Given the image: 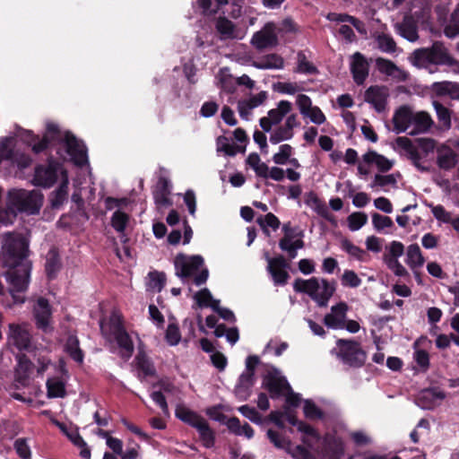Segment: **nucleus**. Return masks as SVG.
I'll use <instances>...</instances> for the list:
<instances>
[{
    "label": "nucleus",
    "instance_id": "f257e3e1",
    "mask_svg": "<svg viewBox=\"0 0 459 459\" xmlns=\"http://www.w3.org/2000/svg\"><path fill=\"white\" fill-rule=\"evenodd\" d=\"M29 240L21 233H5L3 239L1 257L7 267L6 279L11 291L22 292L28 288L31 272V262L28 259Z\"/></svg>",
    "mask_w": 459,
    "mask_h": 459
},
{
    "label": "nucleus",
    "instance_id": "f03ea898",
    "mask_svg": "<svg viewBox=\"0 0 459 459\" xmlns=\"http://www.w3.org/2000/svg\"><path fill=\"white\" fill-rule=\"evenodd\" d=\"M410 62L416 67H427L429 65L454 66L456 59L451 56L440 41H435L430 48L415 49L409 57Z\"/></svg>",
    "mask_w": 459,
    "mask_h": 459
},
{
    "label": "nucleus",
    "instance_id": "7ed1b4c3",
    "mask_svg": "<svg viewBox=\"0 0 459 459\" xmlns=\"http://www.w3.org/2000/svg\"><path fill=\"white\" fill-rule=\"evenodd\" d=\"M9 203L19 212L29 214L39 213L43 195L39 190L12 189L8 193Z\"/></svg>",
    "mask_w": 459,
    "mask_h": 459
},
{
    "label": "nucleus",
    "instance_id": "20e7f679",
    "mask_svg": "<svg viewBox=\"0 0 459 459\" xmlns=\"http://www.w3.org/2000/svg\"><path fill=\"white\" fill-rule=\"evenodd\" d=\"M336 345L339 348L338 357L342 361L351 368H361L367 359L366 351L360 343L354 340L338 339Z\"/></svg>",
    "mask_w": 459,
    "mask_h": 459
},
{
    "label": "nucleus",
    "instance_id": "39448f33",
    "mask_svg": "<svg viewBox=\"0 0 459 459\" xmlns=\"http://www.w3.org/2000/svg\"><path fill=\"white\" fill-rule=\"evenodd\" d=\"M61 168L62 164L50 156L47 164H38L35 167L32 184L44 188L51 187L57 181Z\"/></svg>",
    "mask_w": 459,
    "mask_h": 459
},
{
    "label": "nucleus",
    "instance_id": "423d86ee",
    "mask_svg": "<svg viewBox=\"0 0 459 459\" xmlns=\"http://www.w3.org/2000/svg\"><path fill=\"white\" fill-rule=\"evenodd\" d=\"M204 264V260L200 255H187L179 253L174 259L176 275L185 281L186 279L194 276L195 272H197Z\"/></svg>",
    "mask_w": 459,
    "mask_h": 459
},
{
    "label": "nucleus",
    "instance_id": "0eeeda50",
    "mask_svg": "<svg viewBox=\"0 0 459 459\" xmlns=\"http://www.w3.org/2000/svg\"><path fill=\"white\" fill-rule=\"evenodd\" d=\"M63 143L72 161L78 167H83L88 163L87 148L82 141L67 131L65 133Z\"/></svg>",
    "mask_w": 459,
    "mask_h": 459
},
{
    "label": "nucleus",
    "instance_id": "6e6552de",
    "mask_svg": "<svg viewBox=\"0 0 459 459\" xmlns=\"http://www.w3.org/2000/svg\"><path fill=\"white\" fill-rule=\"evenodd\" d=\"M263 387L268 391L273 400L282 397L285 395L286 391L291 390V386L286 377L280 376L275 368L264 376Z\"/></svg>",
    "mask_w": 459,
    "mask_h": 459
},
{
    "label": "nucleus",
    "instance_id": "1a4fd4ad",
    "mask_svg": "<svg viewBox=\"0 0 459 459\" xmlns=\"http://www.w3.org/2000/svg\"><path fill=\"white\" fill-rule=\"evenodd\" d=\"M8 341L19 351H28L31 345V334L25 324L12 323L8 325Z\"/></svg>",
    "mask_w": 459,
    "mask_h": 459
},
{
    "label": "nucleus",
    "instance_id": "9d476101",
    "mask_svg": "<svg viewBox=\"0 0 459 459\" xmlns=\"http://www.w3.org/2000/svg\"><path fill=\"white\" fill-rule=\"evenodd\" d=\"M268 266L267 270L271 274L275 285H285L290 278L288 272L290 264L285 257L279 255L275 257L267 255Z\"/></svg>",
    "mask_w": 459,
    "mask_h": 459
},
{
    "label": "nucleus",
    "instance_id": "9b49d317",
    "mask_svg": "<svg viewBox=\"0 0 459 459\" xmlns=\"http://www.w3.org/2000/svg\"><path fill=\"white\" fill-rule=\"evenodd\" d=\"M251 44L257 50L273 48L278 44V37L275 33V26L273 22L266 23L262 30L254 33Z\"/></svg>",
    "mask_w": 459,
    "mask_h": 459
},
{
    "label": "nucleus",
    "instance_id": "f8f14e48",
    "mask_svg": "<svg viewBox=\"0 0 459 459\" xmlns=\"http://www.w3.org/2000/svg\"><path fill=\"white\" fill-rule=\"evenodd\" d=\"M388 95V89L385 86L373 85L366 90L364 98L377 112L381 113L386 108Z\"/></svg>",
    "mask_w": 459,
    "mask_h": 459
},
{
    "label": "nucleus",
    "instance_id": "ddd939ff",
    "mask_svg": "<svg viewBox=\"0 0 459 459\" xmlns=\"http://www.w3.org/2000/svg\"><path fill=\"white\" fill-rule=\"evenodd\" d=\"M171 194V184L165 176H160L156 185L152 189V195L156 205L159 207H169L172 205L169 198Z\"/></svg>",
    "mask_w": 459,
    "mask_h": 459
},
{
    "label": "nucleus",
    "instance_id": "4468645a",
    "mask_svg": "<svg viewBox=\"0 0 459 459\" xmlns=\"http://www.w3.org/2000/svg\"><path fill=\"white\" fill-rule=\"evenodd\" d=\"M51 315L52 310L48 300L43 297L39 298L33 309L37 327L46 332L49 326Z\"/></svg>",
    "mask_w": 459,
    "mask_h": 459
},
{
    "label": "nucleus",
    "instance_id": "2eb2a0df",
    "mask_svg": "<svg viewBox=\"0 0 459 459\" xmlns=\"http://www.w3.org/2000/svg\"><path fill=\"white\" fill-rule=\"evenodd\" d=\"M351 73L358 85L362 84L368 75V64L365 56L359 52L351 56Z\"/></svg>",
    "mask_w": 459,
    "mask_h": 459
},
{
    "label": "nucleus",
    "instance_id": "dca6fc26",
    "mask_svg": "<svg viewBox=\"0 0 459 459\" xmlns=\"http://www.w3.org/2000/svg\"><path fill=\"white\" fill-rule=\"evenodd\" d=\"M111 331L117 345L131 356L134 351V343L120 319L112 322Z\"/></svg>",
    "mask_w": 459,
    "mask_h": 459
},
{
    "label": "nucleus",
    "instance_id": "f3484780",
    "mask_svg": "<svg viewBox=\"0 0 459 459\" xmlns=\"http://www.w3.org/2000/svg\"><path fill=\"white\" fill-rule=\"evenodd\" d=\"M446 394L439 388H428L422 390L417 397V404L425 410L433 409L438 401L445 399Z\"/></svg>",
    "mask_w": 459,
    "mask_h": 459
},
{
    "label": "nucleus",
    "instance_id": "a211bd4d",
    "mask_svg": "<svg viewBox=\"0 0 459 459\" xmlns=\"http://www.w3.org/2000/svg\"><path fill=\"white\" fill-rule=\"evenodd\" d=\"M18 364L14 371V381L22 387L30 385V373L32 363L25 354L17 356Z\"/></svg>",
    "mask_w": 459,
    "mask_h": 459
},
{
    "label": "nucleus",
    "instance_id": "6ab92c4d",
    "mask_svg": "<svg viewBox=\"0 0 459 459\" xmlns=\"http://www.w3.org/2000/svg\"><path fill=\"white\" fill-rule=\"evenodd\" d=\"M413 112L410 107L403 105L398 108L393 116L394 130L397 133L405 132L412 124Z\"/></svg>",
    "mask_w": 459,
    "mask_h": 459
},
{
    "label": "nucleus",
    "instance_id": "aec40b11",
    "mask_svg": "<svg viewBox=\"0 0 459 459\" xmlns=\"http://www.w3.org/2000/svg\"><path fill=\"white\" fill-rule=\"evenodd\" d=\"M62 268V262L56 247H51L46 256L45 272L47 278L52 281L56 278L57 273Z\"/></svg>",
    "mask_w": 459,
    "mask_h": 459
},
{
    "label": "nucleus",
    "instance_id": "412c9836",
    "mask_svg": "<svg viewBox=\"0 0 459 459\" xmlns=\"http://www.w3.org/2000/svg\"><path fill=\"white\" fill-rule=\"evenodd\" d=\"M399 34L411 42L419 39L418 26L414 19L410 15H405L402 22L396 24Z\"/></svg>",
    "mask_w": 459,
    "mask_h": 459
},
{
    "label": "nucleus",
    "instance_id": "4be33fe9",
    "mask_svg": "<svg viewBox=\"0 0 459 459\" xmlns=\"http://www.w3.org/2000/svg\"><path fill=\"white\" fill-rule=\"evenodd\" d=\"M175 416L182 422L196 429L205 420L203 416L187 408L184 404H178L175 410Z\"/></svg>",
    "mask_w": 459,
    "mask_h": 459
},
{
    "label": "nucleus",
    "instance_id": "5701e85b",
    "mask_svg": "<svg viewBox=\"0 0 459 459\" xmlns=\"http://www.w3.org/2000/svg\"><path fill=\"white\" fill-rule=\"evenodd\" d=\"M255 383V377H251L242 373L238 379V383L235 385V394L240 401H247L252 393V387Z\"/></svg>",
    "mask_w": 459,
    "mask_h": 459
},
{
    "label": "nucleus",
    "instance_id": "b1692460",
    "mask_svg": "<svg viewBox=\"0 0 459 459\" xmlns=\"http://www.w3.org/2000/svg\"><path fill=\"white\" fill-rule=\"evenodd\" d=\"M457 161V154L450 147L444 145L437 150V164L441 169L449 170Z\"/></svg>",
    "mask_w": 459,
    "mask_h": 459
},
{
    "label": "nucleus",
    "instance_id": "393cba45",
    "mask_svg": "<svg viewBox=\"0 0 459 459\" xmlns=\"http://www.w3.org/2000/svg\"><path fill=\"white\" fill-rule=\"evenodd\" d=\"M293 289L296 292L306 293L315 300L316 291L320 289L319 280L312 277L308 280L298 278L293 283Z\"/></svg>",
    "mask_w": 459,
    "mask_h": 459
},
{
    "label": "nucleus",
    "instance_id": "a878e982",
    "mask_svg": "<svg viewBox=\"0 0 459 459\" xmlns=\"http://www.w3.org/2000/svg\"><path fill=\"white\" fill-rule=\"evenodd\" d=\"M215 29L221 39H233L238 38L236 34V25L225 16H220L217 19Z\"/></svg>",
    "mask_w": 459,
    "mask_h": 459
},
{
    "label": "nucleus",
    "instance_id": "bb28decb",
    "mask_svg": "<svg viewBox=\"0 0 459 459\" xmlns=\"http://www.w3.org/2000/svg\"><path fill=\"white\" fill-rule=\"evenodd\" d=\"M411 125L414 126V128L409 134L411 135H415L418 134L428 132L431 126L433 125V121L429 113L425 111H420L415 114L413 113Z\"/></svg>",
    "mask_w": 459,
    "mask_h": 459
},
{
    "label": "nucleus",
    "instance_id": "cd10ccee",
    "mask_svg": "<svg viewBox=\"0 0 459 459\" xmlns=\"http://www.w3.org/2000/svg\"><path fill=\"white\" fill-rule=\"evenodd\" d=\"M199 434V439L205 448H212L216 441V432L208 421L204 420L195 429Z\"/></svg>",
    "mask_w": 459,
    "mask_h": 459
},
{
    "label": "nucleus",
    "instance_id": "c85d7f7f",
    "mask_svg": "<svg viewBox=\"0 0 459 459\" xmlns=\"http://www.w3.org/2000/svg\"><path fill=\"white\" fill-rule=\"evenodd\" d=\"M65 351L69 355V357L78 363H82L84 359V353L82 350L80 348V342L78 337L75 334L70 333L67 336L65 344Z\"/></svg>",
    "mask_w": 459,
    "mask_h": 459
},
{
    "label": "nucleus",
    "instance_id": "c756f323",
    "mask_svg": "<svg viewBox=\"0 0 459 459\" xmlns=\"http://www.w3.org/2000/svg\"><path fill=\"white\" fill-rule=\"evenodd\" d=\"M226 426L228 427L230 432L236 436L244 435L248 439L254 437V429L247 422L241 426L239 419L236 416L228 419L226 421Z\"/></svg>",
    "mask_w": 459,
    "mask_h": 459
},
{
    "label": "nucleus",
    "instance_id": "7c9ffc66",
    "mask_svg": "<svg viewBox=\"0 0 459 459\" xmlns=\"http://www.w3.org/2000/svg\"><path fill=\"white\" fill-rule=\"evenodd\" d=\"M253 66L257 69H281L284 66L283 58L278 54H269L263 57L261 61H255Z\"/></svg>",
    "mask_w": 459,
    "mask_h": 459
},
{
    "label": "nucleus",
    "instance_id": "2f4dec72",
    "mask_svg": "<svg viewBox=\"0 0 459 459\" xmlns=\"http://www.w3.org/2000/svg\"><path fill=\"white\" fill-rule=\"evenodd\" d=\"M377 65L378 70L385 74L388 76H396V73L403 74V76L401 78V81H406L408 78V74L402 69H400L394 62L388 59H385L383 57H378L377 59Z\"/></svg>",
    "mask_w": 459,
    "mask_h": 459
},
{
    "label": "nucleus",
    "instance_id": "473e14b6",
    "mask_svg": "<svg viewBox=\"0 0 459 459\" xmlns=\"http://www.w3.org/2000/svg\"><path fill=\"white\" fill-rule=\"evenodd\" d=\"M321 282L323 290L321 292L316 291L315 301L317 302L319 307H326L328 300L335 291V283L334 281L329 282L326 279H322Z\"/></svg>",
    "mask_w": 459,
    "mask_h": 459
},
{
    "label": "nucleus",
    "instance_id": "72a5a7b5",
    "mask_svg": "<svg viewBox=\"0 0 459 459\" xmlns=\"http://www.w3.org/2000/svg\"><path fill=\"white\" fill-rule=\"evenodd\" d=\"M292 105L288 100H281L276 108H272L268 111V117L274 125L279 124L283 117L290 112Z\"/></svg>",
    "mask_w": 459,
    "mask_h": 459
},
{
    "label": "nucleus",
    "instance_id": "f704fd0d",
    "mask_svg": "<svg viewBox=\"0 0 459 459\" xmlns=\"http://www.w3.org/2000/svg\"><path fill=\"white\" fill-rule=\"evenodd\" d=\"M256 223L261 227L263 231L267 236L270 235V231L268 230L269 227L272 228L273 230H276L279 229L281 225V221L278 219V217L272 212H268L264 216L260 215L259 217H257Z\"/></svg>",
    "mask_w": 459,
    "mask_h": 459
},
{
    "label": "nucleus",
    "instance_id": "c9c22d12",
    "mask_svg": "<svg viewBox=\"0 0 459 459\" xmlns=\"http://www.w3.org/2000/svg\"><path fill=\"white\" fill-rule=\"evenodd\" d=\"M47 392L48 398H64L66 395L65 383L57 379H48Z\"/></svg>",
    "mask_w": 459,
    "mask_h": 459
},
{
    "label": "nucleus",
    "instance_id": "e433bc0d",
    "mask_svg": "<svg viewBox=\"0 0 459 459\" xmlns=\"http://www.w3.org/2000/svg\"><path fill=\"white\" fill-rule=\"evenodd\" d=\"M68 195V182L67 180L63 181L59 186L52 192L50 196V202L53 208L60 207Z\"/></svg>",
    "mask_w": 459,
    "mask_h": 459
},
{
    "label": "nucleus",
    "instance_id": "4c0bfd02",
    "mask_svg": "<svg viewBox=\"0 0 459 459\" xmlns=\"http://www.w3.org/2000/svg\"><path fill=\"white\" fill-rule=\"evenodd\" d=\"M406 263L412 269L424 264V258L417 244H411L408 247Z\"/></svg>",
    "mask_w": 459,
    "mask_h": 459
},
{
    "label": "nucleus",
    "instance_id": "58836bf2",
    "mask_svg": "<svg viewBox=\"0 0 459 459\" xmlns=\"http://www.w3.org/2000/svg\"><path fill=\"white\" fill-rule=\"evenodd\" d=\"M136 365L137 368L141 370L145 377H153L156 374V369L154 368L152 360L144 354L139 353L136 358Z\"/></svg>",
    "mask_w": 459,
    "mask_h": 459
},
{
    "label": "nucleus",
    "instance_id": "ea45409f",
    "mask_svg": "<svg viewBox=\"0 0 459 459\" xmlns=\"http://www.w3.org/2000/svg\"><path fill=\"white\" fill-rule=\"evenodd\" d=\"M297 58L298 66L296 72L306 74H318L317 67L307 60V56L303 51L298 53Z\"/></svg>",
    "mask_w": 459,
    "mask_h": 459
},
{
    "label": "nucleus",
    "instance_id": "a19ab883",
    "mask_svg": "<svg viewBox=\"0 0 459 459\" xmlns=\"http://www.w3.org/2000/svg\"><path fill=\"white\" fill-rule=\"evenodd\" d=\"M341 247L342 250L347 252L351 256L356 258L359 261H364L366 251L360 248L359 247L355 246L348 238H343L341 241Z\"/></svg>",
    "mask_w": 459,
    "mask_h": 459
},
{
    "label": "nucleus",
    "instance_id": "79ce46f5",
    "mask_svg": "<svg viewBox=\"0 0 459 459\" xmlns=\"http://www.w3.org/2000/svg\"><path fill=\"white\" fill-rule=\"evenodd\" d=\"M129 221V215L120 210L116 211L111 217V226L118 233H123Z\"/></svg>",
    "mask_w": 459,
    "mask_h": 459
},
{
    "label": "nucleus",
    "instance_id": "37998d69",
    "mask_svg": "<svg viewBox=\"0 0 459 459\" xmlns=\"http://www.w3.org/2000/svg\"><path fill=\"white\" fill-rule=\"evenodd\" d=\"M444 32L447 38H455L459 35V4L452 13L449 23L445 27Z\"/></svg>",
    "mask_w": 459,
    "mask_h": 459
},
{
    "label": "nucleus",
    "instance_id": "c03bdc74",
    "mask_svg": "<svg viewBox=\"0 0 459 459\" xmlns=\"http://www.w3.org/2000/svg\"><path fill=\"white\" fill-rule=\"evenodd\" d=\"M349 229L351 231L359 230L368 221V216L364 212H355L347 218Z\"/></svg>",
    "mask_w": 459,
    "mask_h": 459
},
{
    "label": "nucleus",
    "instance_id": "a18cd8bd",
    "mask_svg": "<svg viewBox=\"0 0 459 459\" xmlns=\"http://www.w3.org/2000/svg\"><path fill=\"white\" fill-rule=\"evenodd\" d=\"M217 151L223 152L227 156L233 157L238 153V145L230 143V139L221 135L216 140Z\"/></svg>",
    "mask_w": 459,
    "mask_h": 459
},
{
    "label": "nucleus",
    "instance_id": "49530a36",
    "mask_svg": "<svg viewBox=\"0 0 459 459\" xmlns=\"http://www.w3.org/2000/svg\"><path fill=\"white\" fill-rule=\"evenodd\" d=\"M165 340L170 346L178 345L181 340L179 327L177 323H169L166 333Z\"/></svg>",
    "mask_w": 459,
    "mask_h": 459
},
{
    "label": "nucleus",
    "instance_id": "de8ad7c7",
    "mask_svg": "<svg viewBox=\"0 0 459 459\" xmlns=\"http://www.w3.org/2000/svg\"><path fill=\"white\" fill-rule=\"evenodd\" d=\"M293 148L290 144H281L279 152L273 156V160L275 164L284 165L288 162L292 155Z\"/></svg>",
    "mask_w": 459,
    "mask_h": 459
},
{
    "label": "nucleus",
    "instance_id": "09e8293b",
    "mask_svg": "<svg viewBox=\"0 0 459 459\" xmlns=\"http://www.w3.org/2000/svg\"><path fill=\"white\" fill-rule=\"evenodd\" d=\"M293 132H290L284 126L276 128L270 135V142L277 144L282 141L290 140L293 137Z\"/></svg>",
    "mask_w": 459,
    "mask_h": 459
},
{
    "label": "nucleus",
    "instance_id": "8fccbe9b",
    "mask_svg": "<svg viewBox=\"0 0 459 459\" xmlns=\"http://www.w3.org/2000/svg\"><path fill=\"white\" fill-rule=\"evenodd\" d=\"M437 117L443 126L449 128L451 126L450 110L439 102L434 103Z\"/></svg>",
    "mask_w": 459,
    "mask_h": 459
},
{
    "label": "nucleus",
    "instance_id": "3c124183",
    "mask_svg": "<svg viewBox=\"0 0 459 459\" xmlns=\"http://www.w3.org/2000/svg\"><path fill=\"white\" fill-rule=\"evenodd\" d=\"M304 415L309 420L322 419L323 411L311 400H306L303 407Z\"/></svg>",
    "mask_w": 459,
    "mask_h": 459
},
{
    "label": "nucleus",
    "instance_id": "603ef678",
    "mask_svg": "<svg viewBox=\"0 0 459 459\" xmlns=\"http://www.w3.org/2000/svg\"><path fill=\"white\" fill-rule=\"evenodd\" d=\"M377 44L383 52L394 53L396 50L394 39L388 34H381L377 37Z\"/></svg>",
    "mask_w": 459,
    "mask_h": 459
},
{
    "label": "nucleus",
    "instance_id": "864d4df0",
    "mask_svg": "<svg viewBox=\"0 0 459 459\" xmlns=\"http://www.w3.org/2000/svg\"><path fill=\"white\" fill-rule=\"evenodd\" d=\"M43 136L51 143H63L64 141L59 126L55 123L47 124L46 133Z\"/></svg>",
    "mask_w": 459,
    "mask_h": 459
},
{
    "label": "nucleus",
    "instance_id": "5fc2aeb1",
    "mask_svg": "<svg viewBox=\"0 0 459 459\" xmlns=\"http://www.w3.org/2000/svg\"><path fill=\"white\" fill-rule=\"evenodd\" d=\"M13 447L17 455L22 459H30L31 451L27 443V438L20 437L14 441Z\"/></svg>",
    "mask_w": 459,
    "mask_h": 459
},
{
    "label": "nucleus",
    "instance_id": "6e6d98bb",
    "mask_svg": "<svg viewBox=\"0 0 459 459\" xmlns=\"http://www.w3.org/2000/svg\"><path fill=\"white\" fill-rule=\"evenodd\" d=\"M372 223L376 230L381 231L385 228H392L394 226L393 220L385 215L377 212L372 214Z\"/></svg>",
    "mask_w": 459,
    "mask_h": 459
},
{
    "label": "nucleus",
    "instance_id": "4d7b16f0",
    "mask_svg": "<svg viewBox=\"0 0 459 459\" xmlns=\"http://www.w3.org/2000/svg\"><path fill=\"white\" fill-rule=\"evenodd\" d=\"M267 437L275 447L281 449H288L290 446V441L281 437L277 431L273 429L267 430Z\"/></svg>",
    "mask_w": 459,
    "mask_h": 459
},
{
    "label": "nucleus",
    "instance_id": "13d9d810",
    "mask_svg": "<svg viewBox=\"0 0 459 459\" xmlns=\"http://www.w3.org/2000/svg\"><path fill=\"white\" fill-rule=\"evenodd\" d=\"M361 282V279L352 270H345L342 276V284L343 286L357 288Z\"/></svg>",
    "mask_w": 459,
    "mask_h": 459
},
{
    "label": "nucleus",
    "instance_id": "bf43d9fd",
    "mask_svg": "<svg viewBox=\"0 0 459 459\" xmlns=\"http://www.w3.org/2000/svg\"><path fill=\"white\" fill-rule=\"evenodd\" d=\"M238 411L249 420L255 424L262 423V415L256 411L255 408L250 407L247 404L240 406Z\"/></svg>",
    "mask_w": 459,
    "mask_h": 459
},
{
    "label": "nucleus",
    "instance_id": "052dcab7",
    "mask_svg": "<svg viewBox=\"0 0 459 459\" xmlns=\"http://www.w3.org/2000/svg\"><path fill=\"white\" fill-rule=\"evenodd\" d=\"M316 213L329 221L333 227L337 226V220L335 216L330 212L327 205L325 203L320 202L319 200H316Z\"/></svg>",
    "mask_w": 459,
    "mask_h": 459
},
{
    "label": "nucleus",
    "instance_id": "680f3d73",
    "mask_svg": "<svg viewBox=\"0 0 459 459\" xmlns=\"http://www.w3.org/2000/svg\"><path fill=\"white\" fill-rule=\"evenodd\" d=\"M151 285L153 289L160 291L166 284V274L163 272H151L149 273Z\"/></svg>",
    "mask_w": 459,
    "mask_h": 459
},
{
    "label": "nucleus",
    "instance_id": "e2e57ef3",
    "mask_svg": "<svg viewBox=\"0 0 459 459\" xmlns=\"http://www.w3.org/2000/svg\"><path fill=\"white\" fill-rule=\"evenodd\" d=\"M433 216L439 221L447 223L451 221V213L446 212L443 205L429 204Z\"/></svg>",
    "mask_w": 459,
    "mask_h": 459
},
{
    "label": "nucleus",
    "instance_id": "0e129e2a",
    "mask_svg": "<svg viewBox=\"0 0 459 459\" xmlns=\"http://www.w3.org/2000/svg\"><path fill=\"white\" fill-rule=\"evenodd\" d=\"M440 91L449 95L453 100H459V82H444L441 84Z\"/></svg>",
    "mask_w": 459,
    "mask_h": 459
},
{
    "label": "nucleus",
    "instance_id": "69168bd1",
    "mask_svg": "<svg viewBox=\"0 0 459 459\" xmlns=\"http://www.w3.org/2000/svg\"><path fill=\"white\" fill-rule=\"evenodd\" d=\"M404 252V246L399 241H393L390 244L389 253L385 256V261H390L392 259L398 260Z\"/></svg>",
    "mask_w": 459,
    "mask_h": 459
},
{
    "label": "nucleus",
    "instance_id": "338daca9",
    "mask_svg": "<svg viewBox=\"0 0 459 459\" xmlns=\"http://www.w3.org/2000/svg\"><path fill=\"white\" fill-rule=\"evenodd\" d=\"M212 293L207 288L197 291L194 296L196 304L200 307H208V304L212 301Z\"/></svg>",
    "mask_w": 459,
    "mask_h": 459
},
{
    "label": "nucleus",
    "instance_id": "774afa93",
    "mask_svg": "<svg viewBox=\"0 0 459 459\" xmlns=\"http://www.w3.org/2000/svg\"><path fill=\"white\" fill-rule=\"evenodd\" d=\"M305 117H308L311 122L316 125H322L326 120L325 114L317 106L312 107L311 109L307 112V114L305 115Z\"/></svg>",
    "mask_w": 459,
    "mask_h": 459
}]
</instances>
